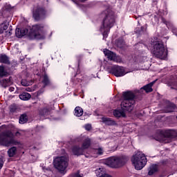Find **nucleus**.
I'll return each instance as SVG.
<instances>
[{"mask_svg": "<svg viewBox=\"0 0 177 177\" xmlns=\"http://www.w3.org/2000/svg\"><path fill=\"white\" fill-rule=\"evenodd\" d=\"M84 128L86 131H91V129H92V125H91L90 124H87L84 126Z\"/></svg>", "mask_w": 177, "mask_h": 177, "instance_id": "33", "label": "nucleus"}, {"mask_svg": "<svg viewBox=\"0 0 177 177\" xmlns=\"http://www.w3.org/2000/svg\"><path fill=\"white\" fill-rule=\"evenodd\" d=\"M8 74V71L3 66H0V77H6Z\"/></svg>", "mask_w": 177, "mask_h": 177, "instance_id": "28", "label": "nucleus"}, {"mask_svg": "<svg viewBox=\"0 0 177 177\" xmlns=\"http://www.w3.org/2000/svg\"><path fill=\"white\" fill-rule=\"evenodd\" d=\"M102 122L106 124V125H114L115 122L112 120L111 118H102Z\"/></svg>", "mask_w": 177, "mask_h": 177, "instance_id": "25", "label": "nucleus"}, {"mask_svg": "<svg viewBox=\"0 0 177 177\" xmlns=\"http://www.w3.org/2000/svg\"><path fill=\"white\" fill-rule=\"evenodd\" d=\"M131 162L135 168L138 171H140L142 169L147 163V158H146L145 153L138 151L132 156Z\"/></svg>", "mask_w": 177, "mask_h": 177, "instance_id": "3", "label": "nucleus"}, {"mask_svg": "<svg viewBox=\"0 0 177 177\" xmlns=\"http://www.w3.org/2000/svg\"><path fill=\"white\" fill-rule=\"evenodd\" d=\"M19 99L21 100H30L31 99V95L28 93H23L19 95Z\"/></svg>", "mask_w": 177, "mask_h": 177, "instance_id": "21", "label": "nucleus"}, {"mask_svg": "<svg viewBox=\"0 0 177 177\" xmlns=\"http://www.w3.org/2000/svg\"><path fill=\"white\" fill-rule=\"evenodd\" d=\"M109 73L113 74L115 77H123L127 73H125V69L122 66H118L117 65L111 66L108 68Z\"/></svg>", "mask_w": 177, "mask_h": 177, "instance_id": "8", "label": "nucleus"}, {"mask_svg": "<svg viewBox=\"0 0 177 177\" xmlns=\"http://www.w3.org/2000/svg\"><path fill=\"white\" fill-rule=\"evenodd\" d=\"M44 26L41 25H35L32 26L30 32H29L28 35L32 39L34 38L39 39L41 38L40 35L42 34V30Z\"/></svg>", "mask_w": 177, "mask_h": 177, "instance_id": "9", "label": "nucleus"}, {"mask_svg": "<svg viewBox=\"0 0 177 177\" xmlns=\"http://www.w3.org/2000/svg\"><path fill=\"white\" fill-rule=\"evenodd\" d=\"M28 119H27V115H21L19 118V124H26L27 122Z\"/></svg>", "mask_w": 177, "mask_h": 177, "instance_id": "29", "label": "nucleus"}, {"mask_svg": "<svg viewBox=\"0 0 177 177\" xmlns=\"http://www.w3.org/2000/svg\"><path fill=\"white\" fill-rule=\"evenodd\" d=\"M42 83L44 84V86H48V85H50V80H49V77H48V75L44 74L43 75Z\"/></svg>", "mask_w": 177, "mask_h": 177, "instance_id": "24", "label": "nucleus"}, {"mask_svg": "<svg viewBox=\"0 0 177 177\" xmlns=\"http://www.w3.org/2000/svg\"><path fill=\"white\" fill-rule=\"evenodd\" d=\"M95 174L97 176H104V175H106L107 174L106 173V169L103 167H100L95 170Z\"/></svg>", "mask_w": 177, "mask_h": 177, "instance_id": "17", "label": "nucleus"}, {"mask_svg": "<svg viewBox=\"0 0 177 177\" xmlns=\"http://www.w3.org/2000/svg\"><path fill=\"white\" fill-rule=\"evenodd\" d=\"M125 159L115 156L110 157L105 161L106 165L111 168H121L125 165Z\"/></svg>", "mask_w": 177, "mask_h": 177, "instance_id": "7", "label": "nucleus"}, {"mask_svg": "<svg viewBox=\"0 0 177 177\" xmlns=\"http://www.w3.org/2000/svg\"><path fill=\"white\" fill-rule=\"evenodd\" d=\"M0 63H4L5 64H9V58L6 55H0Z\"/></svg>", "mask_w": 177, "mask_h": 177, "instance_id": "27", "label": "nucleus"}, {"mask_svg": "<svg viewBox=\"0 0 177 177\" xmlns=\"http://www.w3.org/2000/svg\"><path fill=\"white\" fill-rule=\"evenodd\" d=\"M113 115H115V117L118 118L125 117V112L121 110H115L113 111Z\"/></svg>", "mask_w": 177, "mask_h": 177, "instance_id": "26", "label": "nucleus"}, {"mask_svg": "<svg viewBox=\"0 0 177 177\" xmlns=\"http://www.w3.org/2000/svg\"><path fill=\"white\" fill-rule=\"evenodd\" d=\"M53 162L54 167L61 172V174H64V171H66V169L68 167V159L65 156L57 157Z\"/></svg>", "mask_w": 177, "mask_h": 177, "instance_id": "6", "label": "nucleus"}, {"mask_svg": "<svg viewBox=\"0 0 177 177\" xmlns=\"http://www.w3.org/2000/svg\"><path fill=\"white\" fill-rule=\"evenodd\" d=\"M82 1V2H84V1H86V0H81Z\"/></svg>", "mask_w": 177, "mask_h": 177, "instance_id": "39", "label": "nucleus"}, {"mask_svg": "<svg viewBox=\"0 0 177 177\" xmlns=\"http://www.w3.org/2000/svg\"><path fill=\"white\" fill-rule=\"evenodd\" d=\"M93 152L95 154H98L99 156H102V154H103V149L102 148H98V149H94Z\"/></svg>", "mask_w": 177, "mask_h": 177, "instance_id": "30", "label": "nucleus"}, {"mask_svg": "<svg viewBox=\"0 0 177 177\" xmlns=\"http://www.w3.org/2000/svg\"><path fill=\"white\" fill-rule=\"evenodd\" d=\"M46 16V11L43 8L39 7L33 12V17L35 20H41Z\"/></svg>", "mask_w": 177, "mask_h": 177, "instance_id": "10", "label": "nucleus"}, {"mask_svg": "<svg viewBox=\"0 0 177 177\" xmlns=\"http://www.w3.org/2000/svg\"><path fill=\"white\" fill-rule=\"evenodd\" d=\"M13 91H15V88H13V87H10L9 91H10V92H13Z\"/></svg>", "mask_w": 177, "mask_h": 177, "instance_id": "37", "label": "nucleus"}, {"mask_svg": "<svg viewBox=\"0 0 177 177\" xmlns=\"http://www.w3.org/2000/svg\"><path fill=\"white\" fill-rule=\"evenodd\" d=\"M165 136L174 139L177 137V130H167L165 132Z\"/></svg>", "mask_w": 177, "mask_h": 177, "instance_id": "13", "label": "nucleus"}, {"mask_svg": "<svg viewBox=\"0 0 177 177\" xmlns=\"http://www.w3.org/2000/svg\"><path fill=\"white\" fill-rule=\"evenodd\" d=\"M15 135L16 136H20V132H17Z\"/></svg>", "mask_w": 177, "mask_h": 177, "instance_id": "38", "label": "nucleus"}, {"mask_svg": "<svg viewBox=\"0 0 177 177\" xmlns=\"http://www.w3.org/2000/svg\"><path fill=\"white\" fill-rule=\"evenodd\" d=\"M28 34V29L27 28H17L15 31V35L18 38H21V37H24V35H27Z\"/></svg>", "mask_w": 177, "mask_h": 177, "instance_id": "12", "label": "nucleus"}, {"mask_svg": "<svg viewBox=\"0 0 177 177\" xmlns=\"http://www.w3.org/2000/svg\"><path fill=\"white\" fill-rule=\"evenodd\" d=\"M44 111H46V109H44Z\"/></svg>", "mask_w": 177, "mask_h": 177, "instance_id": "40", "label": "nucleus"}, {"mask_svg": "<svg viewBox=\"0 0 177 177\" xmlns=\"http://www.w3.org/2000/svg\"><path fill=\"white\" fill-rule=\"evenodd\" d=\"M3 167V158L0 156V169Z\"/></svg>", "mask_w": 177, "mask_h": 177, "instance_id": "35", "label": "nucleus"}, {"mask_svg": "<svg viewBox=\"0 0 177 177\" xmlns=\"http://www.w3.org/2000/svg\"><path fill=\"white\" fill-rule=\"evenodd\" d=\"M157 171H158V166H157V165H152L149 168L148 174L149 176H151L153 174H156V172H157Z\"/></svg>", "mask_w": 177, "mask_h": 177, "instance_id": "20", "label": "nucleus"}, {"mask_svg": "<svg viewBox=\"0 0 177 177\" xmlns=\"http://www.w3.org/2000/svg\"><path fill=\"white\" fill-rule=\"evenodd\" d=\"M72 152L75 156H82L84 154V149L79 147H73Z\"/></svg>", "mask_w": 177, "mask_h": 177, "instance_id": "14", "label": "nucleus"}, {"mask_svg": "<svg viewBox=\"0 0 177 177\" xmlns=\"http://www.w3.org/2000/svg\"><path fill=\"white\" fill-rule=\"evenodd\" d=\"M154 84H156V81H153L145 86H144L141 89H144L147 93H149V92H153V88H151Z\"/></svg>", "mask_w": 177, "mask_h": 177, "instance_id": "16", "label": "nucleus"}, {"mask_svg": "<svg viewBox=\"0 0 177 177\" xmlns=\"http://www.w3.org/2000/svg\"><path fill=\"white\" fill-rule=\"evenodd\" d=\"M0 84L3 88H6V86H9V85L12 84V82L10 81V77L8 79H3L0 80Z\"/></svg>", "mask_w": 177, "mask_h": 177, "instance_id": "18", "label": "nucleus"}, {"mask_svg": "<svg viewBox=\"0 0 177 177\" xmlns=\"http://www.w3.org/2000/svg\"><path fill=\"white\" fill-rule=\"evenodd\" d=\"M71 177H82V176L80 174L79 171H77V173L72 174Z\"/></svg>", "mask_w": 177, "mask_h": 177, "instance_id": "34", "label": "nucleus"}, {"mask_svg": "<svg viewBox=\"0 0 177 177\" xmlns=\"http://www.w3.org/2000/svg\"><path fill=\"white\" fill-rule=\"evenodd\" d=\"M152 53L154 56L158 59H161L162 60H165L167 59V49L164 46V44L161 41H156L153 45V48L152 49Z\"/></svg>", "mask_w": 177, "mask_h": 177, "instance_id": "4", "label": "nucleus"}, {"mask_svg": "<svg viewBox=\"0 0 177 177\" xmlns=\"http://www.w3.org/2000/svg\"><path fill=\"white\" fill-rule=\"evenodd\" d=\"M135 104V94L131 91L123 93V100L121 103V107L127 111H132Z\"/></svg>", "mask_w": 177, "mask_h": 177, "instance_id": "2", "label": "nucleus"}, {"mask_svg": "<svg viewBox=\"0 0 177 177\" xmlns=\"http://www.w3.org/2000/svg\"><path fill=\"white\" fill-rule=\"evenodd\" d=\"M21 84L23 86H30L31 85V82L27 81V80H22Z\"/></svg>", "mask_w": 177, "mask_h": 177, "instance_id": "31", "label": "nucleus"}, {"mask_svg": "<svg viewBox=\"0 0 177 177\" xmlns=\"http://www.w3.org/2000/svg\"><path fill=\"white\" fill-rule=\"evenodd\" d=\"M91 138H86L83 140V142L82 145V149H83V151L86 149H89V147H91Z\"/></svg>", "mask_w": 177, "mask_h": 177, "instance_id": "15", "label": "nucleus"}, {"mask_svg": "<svg viewBox=\"0 0 177 177\" xmlns=\"http://www.w3.org/2000/svg\"><path fill=\"white\" fill-rule=\"evenodd\" d=\"M12 145H16V141L13 138V134L9 131H5L0 134V146L9 147Z\"/></svg>", "mask_w": 177, "mask_h": 177, "instance_id": "5", "label": "nucleus"}, {"mask_svg": "<svg viewBox=\"0 0 177 177\" xmlns=\"http://www.w3.org/2000/svg\"><path fill=\"white\" fill-rule=\"evenodd\" d=\"M104 54L109 60H113V62H115L116 63H120L121 58L118 56H117L114 53L111 52L110 50L104 49Z\"/></svg>", "mask_w": 177, "mask_h": 177, "instance_id": "11", "label": "nucleus"}, {"mask_svg": "<svg viewBox=\"0 0 177 177\" xmlns=\"http://www.w3.org/2000/svg\"><path fill=\"white\" fill-rule=\"evenodd\" d=\"M104 17L102 24V27L101 28V31L103 32L104 38H107V35L110 31V28L114 26L115 23V16L114 15V12L111 10H106L103 12Z\"/></svg>", "mask_w": 177, "mask_h": 177, "instance_id": "1", "label": "nucleus"}, {"mask_svg": "<svg viewBox=\"0 0 177 177\" xmlns=\"http://www.w3.org/2000/svg\"><path fill=\"white\" fill-rule=\"evenodd\" d=\"M82 114H84V110L82 109V108L77 106L75 109V115H76V117H81Z\"/></svg>", "mask_w": 177, "mask_h": 177, "instance_id": "22", "label": "nucleus"}, {"mask_svg": "<svg viewBox=\"0 0 177 177\" xmlns=\"http://www.w3.org/2000/svg\"><path fill=\"white\" fill-rule=\"evenodd\" d=\"M6 33L7 37H10V35H12V33L10 32V31H6Z\"/></svg>", "mask_w": 177, "mask_h": 177, "instance_id": "36", "label": "nucleus"}, {"mask_svg": "<svg viewBox=\"0 0 177 177\" xmlns=\"http://www.w3.org/2000/svg\"><path fill=\"white\" fill-rule=\"evenodd\" d=\"M8 27H9V24L8 22L1 24L0 26V34H3V32L8 30Z\"/></svg>", "mask_w": 177, "mask_h": 177, "instance_id": "23", "label": "nucleus"}, {"mask_svg": "<svg viewBox=\"0 0 177 177\" xmlns=\"http://www.w3.org/2000/svg\"><path fill=\"white\" fill-rule=\"evenodd\" d=\"M170 86H171V89H177V82H171V84H170Z\"/></svg>", "mask_w": 177, "mask_h": 177, "instance_id": "32", "label": "nucleus"}, {"mask_svg": "<svg viewBox=\"0 0 177 177\" xmlns=\"http://www.w3.org/2000/svg\"><path fill=\"white\" fill-rule=\"evenodd\" d=\"M17 153V148L16 147H12L8 151V157H15Z\"/></svg>", "mask_w": 177, "mask_h": 177, "instance_id": "19", "label": "nucleus"}]
</instances>
